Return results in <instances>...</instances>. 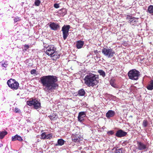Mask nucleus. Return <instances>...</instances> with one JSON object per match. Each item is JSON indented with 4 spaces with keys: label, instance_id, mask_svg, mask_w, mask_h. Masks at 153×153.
<instances>
[{
    "label": "nucleus",
    "instance_id": "obj_7",
    "mask_svg": "<svg viewBox=\"0 0 153 153\" xmlns=\"http://www.w3.org/2000/svg\"><path fill=\"white\" fill-rule=\"evenodd\" d=\"M70 28L69 25H64L62 28V31L63 35V38L64 40H65L68 35V32Z\"/></svg>",
    "mask_w": 153,
    "mask_h": 153
},
{
    "label": "nucleus",
    "instance_id": "obj_2",
    "mask_svg": "<svg viewBox=\"0 0 153 153\" xmlns=\"http://www.w3.org/2000/svg\"><path fill=\"white\" fill-rule=\"evenodd\" d=\"M98 75L89 74L84 78L85 84L88 87H93L98 83Z\"/></svg>",
    "mask_w": 153,
    "mask_h": 153
},
{
    "label": "nucleus",
    "instance_id": "obj_4",
    "mask_svg": "<svg viewBox=\"0 0 153 153\" xmlns=\"http://www.w3.org/2000/svg\"><path fill=\"white\" fill-rule=\"evenodd\" d=\"M140 72L135 69H133L129 71L128 74L129 79L133 80H137L139 76Z\"/></svg>",
    "mask_w": 153,
    "mask_h": 153
},
{
    "label": "nucleus",
    "instance_id": "obj_26",
    "mask_svg": "<svg viewBox=\"0 0 153 153\" xmlns=\"http://www.w3.org/2000/svg\"><path fill=\"white\" fill-rule=\"evenodd\" d=\"M115 153H124V152L123 151V149L121 148L116 149L115 151Z\"/></svg>",
    "mask_w": 153,
    "mask_h": 153
},
{
    "label": "nucleus",
    "instance_id": "obj_14",
    "mask_svg": "<svg viewBox=\"0 0 153 153\" xmlns=\"http://www.w3.org/2000/svg\"><path fill=\"white\" fill-rule=\"evenodd\" d=\"M49 26L51 30H57L59 28V25L54 23H51L50 24Z\"/></svg>",
    "mask_w": 153,
    "mask_h": 153
},
{
    "label": "nucleus",
    "instance_id": "obj_21",
    "mask_svg": "<svg viewBox=\"0 0 153 153\" xmlns=\"http://www.w3.org/2000/svg\"><path fill=\"white\" fill-rule=\"evenodd\" d=\"M85 93V90L83 89H81L78 91V95L79 96H83L84 95Z\"/></svg>",
    "mask_w": 153,
    "mask_h": 153
},
{
    "label": "nucleus",
    "instance_id": "obj_9",
    "mask_svg": "<svg viewBox=\"0 0 153 153\" xmlns=\"http://www.w3.org/2000/svg\"><path fill=\"white\" fill-rule=\"evenodd\" d=\"M137 149L140 150H147L148 149L147 146L141 142H137Z\"/></svg>",
    "mask_w": 153,
    "mask_h": 153
},
{
    "label": "nucleus",
    "instance_id": "obj_30",
    "mask_svg": "<svg viewBox=\"0 0 153 153\" xmlns=\"http://www.w3.org/2000/svg\"><path fill=\"white\" fill-rule=\"evenodd\" d=\"M46 134L44 132L42 133L41 135V137L40 138L41 139H46Z\"/></svg>",
    "mask_w": 153,
    "mask_h": 153
},
{
    "label": "nucleus",
    "instance_id": "obj_15",
    "mask_svg": "<svg viewBox=\"0 0 153 153\" xmlns=\"http://www.w3.org/2000/svg\"><path fill=\"white\" fill-rule=\"evenodd\" d=\"M115 114L114 111L112 110H109L106 113V116L108 118L112 117H113Z\"/></svg>",
    "mask_w": 153,
    "mask_h": 153
},
{
    "label": "nucleus",
    "instance_id": "obj_34",
    "mask_svg": "<svg viewBox=\"0 0 153 153\" xmlns=\"http://www.w3.org/2000/svg\"><path fill=\"white\" fill-rule=\"evenodd\" d=\"M29 47L28 45H24V50L25 51H26L27 49H28L29 48Z\"/></svg>",
    "mask_w": 153,
    "mask_h": 153
},
{
    "label": "nucleus",
    "instance_id": "obj_27",
    "mask_svg": "<svg viewBox=\"0 0 153 153\" xmlns=\"http://www.w3.org/2000/svg\"><path fill=\"white\" fill-rule=\"evenodd\" d=\"M110 85L114 88L117 87L113 79H111L110 82Z\"/></svg>",
    "mask_w": 153,
    "mask_h": 153
},
{
    "label": "nucleus",
    "instance_id": "obj_17",
    "mask_svg": "<svg viewBox=\"0 0 153 153\" xmlns=\"http://www.w3.org/2000/svg\"><path fill=\"white\" fill-rule=\"evenodd\" d=\"M84 45V42L81 41H78L77 42L76 46L77 48H81Z\"/></svg>",
    "mask_w": 153,
    "mask_h": 153
},
{
    "label": "nucleus",
    "instance_id": "obj_29",
    "mask_svg": "<svg viewBox=\"0 0 153 153\" xmlns=\"http://www.w3.org/2000/svg\"><path fill=\"white\" fill-rule=\"evenodd\" d=\"M53 137V134H50L46 135V139H51Z\"/></svg>",
    "mask_w": 153,
    "mask_h": 153
},
{
    "label": "nucleus",
    "instance_id": "obj_22",
    "mask_svg": "<svg viewBox=\"0 0 153 153\" xmlns=\"http://www.w3.org/2000/svg\"><path fill=\"white\" fill-rule=\"evenodd\" d=\"M7 134V132L3 131L0 132V138L2 139Z\"/></svg>",
    "mask_w": 153,
    "mask_h": 153
},
{
    "label": "nucleus",
    "instance_id": "obj_28",
    "mask_svg": "<svg viewBox=\"0 0 153 153\" xmlns=\"http://www.w3.org/2000/svg\"><path fill=\"white\" fill-rule=\"evenodd\" d=\"M41 3V1L40 0H35L34 4L35 6H39Z\"/></svg>",
    "mask_w": 153,
    "mask_h": 153
},
{
    "label": "nucleus",
    "instance_id": "obj_5",
    "mask_svg": "<svg viewBox=\"0 0 153 153\" xmlns=\"http://www.w3.org/2000/svg\"><path fill=\"white\" fill-rule=\"evenodd\" d=\"M8 86L13 90H16L19 87V83L15 79H10L8 80L7 82Z\"/></svg>",
    "mask_w": 153,
    "mask_h": 153
},
{
    "label": "nucleus",
    "instance_id": "obj_19",
    "mask_svg": "<svg viewBox=\"0 0 153 153\" xmlns=\"http://www.w3.org/2000/svg\"><path fill=\"white\" fill-rule=\"evenodd\" d=\"M147 12L151 15H153V6L150 5L148 7Z\"/></svg>",
    "mask_w": 153,
    "mask_h": 153
},
{
    "label": "nucleus",
    "instance_id": "obj_18",
    "mask_svg": "<svg viewBox=\"0 0 153 153\" xmlns=\"http://www.w3.org/2000/svg\"><path fill=\"white\" fill-rule=\"evenodd\" d=\"M65 143V141L62 139H60L58 140L57 143L55 145L57 146H62Z\"/></svg>",
    "mask_w": 153,
    "mask_h": 153
},
{
    "label": "nucleus",
    "instance_id": "obj_10",
    "mask_svg": "<svg viewBox=\"0 0 153 153\" xmlns=\"http://www.w3.org/2000/svg\"><path fill=\"white\" fill-rule=\"evenodd\" d=\"M86 116V112L82 111L79 113L78 117V120L82 122L84 120V118Z\"/></svg>",
    "mask_w": 153,
    "mask_h": 153
},
{
    "label": "nucleus",
    "instance_id": "obj_3",
    "mask_svg": "<svg viewBox=\"0 0 153 153\" xmlns=\"http://www.w3.org/2000/svg\"><path fill=\"white\" fill-rule=\"evenodd\" d=\"M44 50L45 53L51 57H53V60H56L59 58L60 56L57 54L56 52V48L53 45L45 46Z\"/></svg>",
    "mask_w": 153,
    "mask_h": 153
},
{
    "label": "nucleus",
    "instance_id": "obj_32",
    "mask_svg": "<svg viewBox=\"0 0 153 153\" xmlns=\"http://www.w3.org/2000/svg\"><path fill=\"white\" fill-rule=\"evenodd\" d=\"M20 18L18 16H16L14 19V22L15 23L20 21Z\"/></svg>",
    "mask_w": 153,
    "mask_h": 153
},
{
    "label": "nucleus",
    "instance_id": "obj_38",
    "mask_svg": "<svg viewBox=\"0 0 153 153\" xmlns=\"http://www.w3.org/2000/svg\"><path fill=\"white\" fill-rule=\"evenodd\" d=\"M94 52L95 54H97L98 53V51L97 50H95L94 51Z\"/></svg>",
    "mask_w": 153,
    "mask_h": 153
},
{
    "label": "nucleus",
    "instance_id": "obj_25",
    "mask_svg": "<svg viewBox=\"0 0 153 153\" xmlns=\"http://www.w3.org/2000/svg\"><path fill=\"white\" fill-rule=\"evenodd\" d=\"M98 72L100 74V75L102 76V77H104L105 76V73L102 70H99L98 71Z\"/></svg>",
    "mask_w": 153,
    "mask_h": 153
},
{
    "label": "nucleus",
    "instance_id": "obj_36",
    "mask_svg": "<svg viewBox=\"0 0 153 153\" xmlns=\"http://www.w3.org/2000/svg\"><path fill=\"white\" fill-rule=\"evenodd\" d=\"M30 72H31V74H36V71L35 70L33 69Z\"/></svg>",
    "mask_w": 153,
    "mask_h": 153
},
{
    "label": "nucleus",
    "instance_id": "obj_12",
    "mask_svg": "<svg viewBox=\"0 0 153 153\" xmlns=\"http://www.w3.org/2000/svg\"><path fill=\"white\" fill-rule=\"evenodd\" d=\"M127 134L126 132L120 129L117 131L116 134V136L118 137H121L125 136Z\"/></svg>",
    "mask_w": 153,
    "mask_h": 153
},
{
    "label": "nucleus",
    "instance_id": "obj_37",
    "mask_svg": "<svg viewBox=\"0 0 153 153\" xmlns=\"http://www.w3.org/2000/svg\"><path fill=\"white\" fill-rule=\"evenodd\" d=\"M108 133L109 134L112 135L114 134V132L112 131H108Z\"/></svg>",
    "mask_w": 153,
    "mask_h": 153
},
{
    "label": "nucleus",
    "instance_id": "obj_1",
    "mask_svg": "<svg viewBox=\"0 0 153 153\" xmlns=\"http://www.w3.org/2000/svg\"><path fill=\"white\" fill-rule=\"evenodd\" d=\"M57 78L55 76L48 75L42 77L40 78L43 89L46 92H52L58 87L56 83Z\"/></svg>",
    "mask_w": 153,
    "mask_h": 153
},
{
    "label": "nucleus",
    "instance_id": "obj_20",
    "mask_svg": "<svg viewBox=\"0 0 153 153\" xmlns=\"http://www.w3.org/2000/svg\"><path fill=\"white\" fill-rule=\"evenodd\" d=\"M147 89L150 90H152L153 89V80H152L150 83L147 86Z\"/></svg>",
    "mask_w": 153,
    "mask_h": 153
},
{
    "label": "nucleus",
    "instance_id": "obj_24",
    "mask_svg": "<svg viewBox=\"0 0 153 153\" xmlns=\"http://www.w3.org/2000/svg\"><path fill=\"white\" fill-rule=\"evenodd\" d=\"M1 66L4 68H6L7 66L8 65V62L7 61H2L1 62Z\"/></svg>",
    "mask_w": 153,
    "mask_h": 153
},
{
    "label": "nucleus",
    "instance_id": "obj_39",
    "mask_svg": "<svg viewBox=\"0 0 153 153\" xmlns=\"http://www.w3.org/2000/svg\"><path fill=\"white\" fill-rule=\"evenodd\" d=\"M62 10H65V9H62Z\"/></svg>",
    "mask_w": 153,
    "mask_h": 153
},
{
    "label": "nucleus",
    "instance_id": "obj_6",
    "mask_svg": "<svg viewBox=\"0 0 153 153\" xmlns=\"http://www.w3.org/2000/svg\"><path fill=\"white\" fill-rule=\"evenodd\" d=\"M102 53L108 58L113 57L115 54V52L112 49L108 48H103L102 51Z\"/></svg>",
    "mask_w": 153,
    "mask_h": 153
},
{
    "label": "nucleus",
    "instance_id": "obj_35",
    "mask_svg": "<svg viewBox=\"0 0 153 153\" xmlns=\"http://www.w3.org/2000/svg\"><path fill=\"white\" fill-rule=\"evenodd\" d=\"M54 7L55 8H58L59 7V4H54Z\"/></svg>",
    "mask_w": 153,
    "mask_h": 153
},
{
    "label": "nucleus",
    "instance_id": "obj_23",
    "mask_svg": "<svg viewBox=\"0 0 153 153\" xmlns=\"http://www.w3.org/2000/svg\"><path fill=\"white\" fill-rule=\"evenodd\" d=\"M49 117L51 120H54L57 117V116L54 114H52L51 115L49 116Z\"/></svg>",
    "mask_w": 153,
    "mask_h": 153
},
{
    "label": "nucleus",
    "instance_id": "obj_16",
    "mask_svg": "<svg viewBox=\"0 0 153 153\" xmlns=\"http://www.w3.org/2000/svg\"><path fill=\"white\" fill-rule=\"evenodd\" d=\"M16 140L22 141L23 139L20 136L16 134L14 136H13L12 137V141H14Z\"/></svg>",
    "mask_w": 153,
    "mask_h": 153
},
{
    "label": "nucleus",
    "instance_id": "obj_31",
    "mask_svg": "<svg viewBox=\"0 0 153 153\" xmlns=\"http://www.w3.org/2000/svg\"><path fill=\"white\" fill-rule=\"evenodd\" d=\"M148 124L147 121L146 120H144L143 123V126L144 127H146L147 126Z\"/></svg>",
    "mask_w": 153,
    "mask_h": 153
},
{
    "label": "nucleus",
    "instance_id": "obj_13",
    "mask_svg": "<svg viewBox=\"0 0 153 153\" xmlns=\"http://www.w3.org/2000/svg\"><path fill=\"white\" fill-rule=\"evenodd\" d=\"M127 20H128V23L132 25H134V24L133 23H136L137 22V19H136L134 17H131L128 16L126 18Z\"/></svg>",
    "mask_w": 153,
    "mask_h": 153
},
{
    "label": "nucleus",
    "instance_id": "obj_33",
    "mask_svg": "<svg viewBox=\"0 0 153 153\" xmlns=\"http://www.w3.org/2000/svg\"><path fill=\"white\" fill-rule=\"evenodd\" d=\"M14 111L16 113L20 114L21 113L20 110L17 108H16L15 109Z\"/></svg>",
    "mask_w": 153,
    "mask_h": 153
},
{
    "label": "nucleus",
    "instance_id": "obj_8",
    "mask_svg": "<svg viewBox=\"0 0 153 153\" xmlns=\"http://www.w3.org/2000/svg\"><path fill=\"white\" fill-rule=\"evenodd\" d=\"M27 104L30 106L33 105L34 108L36 109H38L40 106V103L35 100H32L30 101H27Z\"/></svg>",
    "mask_w": 153,
    "mask_h": 153
},
{
    "label": "nucleus",
    "instance_id": "obj_11",
    "mask_svg": "<svg viewBox=\"0 0 153 153\" xmlns=\"http://www.w3.org/2000/svg\"><path fill=\"white\" fill-rule=\"evenodd\" d=\"M73 140L75 142H79L81 138H82V136L80 135L79 133L77 134L76 133L74 135H73L72 137Z\"/></svg>",
    "mask_w": 153,
    "mask_h": 153
}]
</instances>
